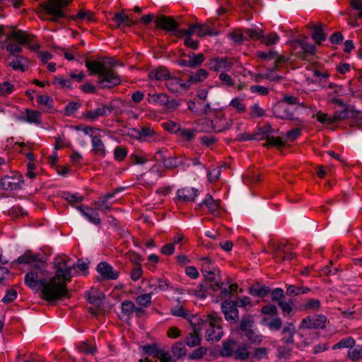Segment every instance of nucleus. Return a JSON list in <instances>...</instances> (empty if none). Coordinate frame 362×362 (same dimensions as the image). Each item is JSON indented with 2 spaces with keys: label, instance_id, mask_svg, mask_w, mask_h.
Here are the masks:
<instances>
[{
  "label": "nucleus",
  "instance_id": "f257e3e1",
  "mask_svg": "<svg viewBox=\"0 0 362 362\" xmlns=\"http://www.w3.org/2000/svg\"><path fill=\"white\" fill-rule=\"evenodd\" d=\"M86 66L88 68L89 75H98V83L102 88H111L121 83L118 74L103 62L86 60Z\"/></svg>",
  "mask_w": 362,
  "mask_h": 362
},
{
  "label": "nucleus",
  "instance_id": "f03ea898",
  "mask_svg": "<svg viewBox=\"0 0 362 362\" xmlns=\"http://www.w3.org/2000/svg\"><path fill=\"white\" fill-rule=\"evenodd\" d=\"M67 281L52 276L49 279L41 280V297L48 302H54L69 297Z\"/></svg>",
  "mask_w": 362,
  "mask_h": 362
},
{
  "label": "nucleus",
  "instance_id": "7ed1b4c3",
  "mask_svg": "<svg viewBox=\"0 0 362 362\" xmlns=\"http://www.w3.org/2000/svg\"><path fill=\"white\" fill-rule=\"evenodd\" d=\"M33 37L31 34L22 30H13L6 35L5 49L10 55L20 54L23 51V46L30 44Z\"/></svg>",
  "mask_w": 362,
  "mask_h": 362
},
{
  "label": "nucleus",
  "instance_id": "20e7f679",
  "mask_svg": "<svg viewBox=\"0 0 362 362\" xmlns=\"http://www.w3.org/2000/svg\"><path fill=\"white\" fill-rule=\"evenodd\" d=\"M201 271L205 277L206 291L218 289V282L220 281L219 269L215 262L208 257L199 259Z\"/></svg>",
  "mask_w": 362,
  "mask_h": 362
},
{
  "label": "nucleus",
  "instance_id": "39448f33",
  "mask_svg": "<svg viewBox=\"0 0 362 362\" xmlns=\"http://www.w3.org/2000/svg\"><path fill=\"white\" fill-rule=\"evenodd\" d=\"M221 318L214 315L207 316L203 320L201 329H205V338L208 341H218L223 337V332L221 325Z\"/></svg>",
  "mask_w": 362,
  "mask_h": 362
},
{
  "label": "nucleus",
  "instance_id": "423d86ee",
  "mask_svg": "<svg viewBox=\"0 0 362 362\" xmlns=\"http://www.w3.org/2000/svg\"><path fill=\"white\" fill-rule=\"evenodd\" d=\"M69 2V0H47L40 3V6L47 14L51 16V21L57 22L66 16L62 8L67 6Z\"/></svg>",
  "mask_w": 362,
  "mask_h": 362
},
{
  "label": "nucleus",
  "instance_id": "0eeeda50",
  "mask_svg": "<svg viewBox=\"0 0 362 362\" xmlns=\"http://www.w3.org/2000/svg\"><path fill=\"white\" fill-rule=\"evenodd\" d=\"M54 266L56 269L54 276L71 281L72 271H75V264L71 263V259L66 255H58L54 259Z\"/></svg>",
  "mask_w": 362,
  "mask_h": 362
},
{
  "label": "nucleus",
  "instance_id": "6e6552de",
  "mask_svg": "<svg viewBox=\"0 0 362 362\" xmlns=\"http://www.w3.org/2000/svg\"><path fill=\"white\" fill-rule=\"evenodd\" d=\"M0 185L4 190L13 191L21 189L24 185L23 175L18 173H15L12 175H6L1 180Z\"/></svg>",
  "mask_w": 362,
  "mask_h": 362
},
{
  "label": "nucleus",
  "instance_id": "1a4fd4ad",
  "mask_svg": "<svg viewBox=\"0 0 362 362\" xmlns=\"http://www.w3.org/2000/svg\"><path fill=\"white\" fill-rule=\"evenodd\" d=\"M206 65L214 71L226 72L233 68V63L226 57H216L211 59Z\"/></svg>",
  "mask_w": 362,
  "mask_h": 362
},
{
  "label": "nucleus",
  "instance_id": "9d476101",
  "mask_svg": "<svg viewBox=\"0 0 362 362\" xmlns=\"http://www.w3.org/2000/svg\"><path fill=\"white\" fill-rule=\"evenodd\" d=\"M165 86L170 92L179 93L187 90L190 88V82H185L178 77L170 75L165 82Z\"/></svg>",
  "mask_w": 362,
  "mask_h": 362
},
{
  "label": "nucleus",
  "instance_id": "9b49d317",
  "mask_svg": "<svg viewBox=\"0 0 362 362\" xmlns=\"http://www.w3.org/2000/svg\"><path fill=\"white\" fill-rule=\"evenodd\" d=\"M327 318L323 315L308 316L304 318L300 324L303 329H323L325 327Z\"/></svg>",
  "mask_w": 362,
  "mask_h": 362
},
{
  "label": "nucleus",
  "instance_id": "f8f14e48",
  "mask_svg": "<svg viewBox=\"0 0 362 362\" xmlns=\"http://www.w3.org/2000/svg\"><path fill=\"white\" fill-rule=\"evenodd\" d=\"M91 152L97 157L105 158L107 155V149L105 144L102 141L100 134L91 133Z\"/></svg>",
  "mask_w": 362,
  "mask_h": 362
},
{
  "label": "nucleus",
  "instance_id": "ddd939ff",
  "mask_svg": "<svg viewBox=\"0 0 362 362\" xmlns=\"http://www.w3.org/2000/svg\"><path fill=\"white\" fill-rule=\"evenodd\" d=\"M112 105L102 104L100 107L91 110L83 114V116L91 122L96 121L100 117H106L112 113Z\"/></svg>",
  "mask_w": 362,
  "mask_h": 362
},
{
  "label": "nucleus",
  "instance_id": "4468645a",
  "mask_svg": "<svg viewBox=\"0 0 362 362\" xmlns=\"http://www.w3.org/2000/svg\"><path fill=\"white\" fill-rule=\"evenodd\" d=\"M221 309L228 321L235 322L238 319L239 313L235 303L231 300H224L221 303Z\"/></svg>",
  "mask_w": 362,
  "mask_h": 362
},
{
  "label": "nucleus",
  "instance_id": "2eb2a0df",
  "mask_svg": "<svg viewBox=\"0 0 362 362\" xmlns=\"http://www.w3.org/2000/svg\"><path fill=\"white\" fill-rule=\"evenodd\" d=\"M123 190V188H117L114 189L112 192L106 194L103 197H100L98 200L94 202L96 206L97 211H100L105 214L111 209V203L108 204V200L113 198L116 194Z\"/></svg>",
  "mask_w": 362,
  "mask_h": 362
},
{
  "label": "nucleus",
  "instance_id": "dca6fc26",
  "mask_svg": "<svg viewBox=\"0 0 362 362\" xmlns=\"http://www.w3.org/2000/svg\"><path fill=\"white\" fill-rule=\"evenodd\" d=\"M96 269L103 279L115 280L119 277V272L106 262L99 263Z\"/></svg>",
  "mask_w": 362,
  "mask_h": 362
},
{
  "label": "nucleus",
  "instance_id": "f3484780",
  "mask_svg": "<svg viewBox=\"0 0 362 362\" xmlns=\"http://www.w3.org/2000/svg\"><path fill=\"white\" fill-rule=\"evenodd\" d=\"M156 26L168 32L177 30L178 23L172 16H160L155 20Z\"/></svg>",
  "mask_w": 362,
  "mask_h": 362
},
{
  "label": "nucleus",
  "instance_id": "a211bd4d",
  "mask_svg": "<svg viewBox=\"0 0 362 362\" xmlns=\"http://www.w3.org/2000/svg\"><path fill=\"white\" fill-rule=\"evenodd\" d=\"M9 66L12 67L14 71H19L24 72L26 70L28 65V59L26 57L19 54L10 55L8 57Z\"/></svg>",
  "mask_w": 362,
  "mask_h": 362
},
{
  "label": "nucleus",
  "instance_id": "6ab92c4d",
  "mask_svg": "<svg viewBox=\"0 0 362 362\" xmlns=\"http://www.w3.org/2000/svg\"><path fill=\"white\" fill-rule=\"evenodd\" d=\"M273 114L275 117L282 119H293V112L284 103H279L273 107Z\"/></svg>",
  "mask_w": 362,
  "mask_h": 362
},
{
  "label": "nucleus",
  "instance_id": "aec40b11",
  "mask_svg": "<svg viewBox=\"0 0 362 362\" xmlns=\"http://www.w3.org/2000/svg\"><path fill=\"white\" fill-rule=\"evenodd\" d=\"M76 209L81 213V214L91 223L95 225H100L101 219L97 209H93L88 206H76Z\"/></svg>",
  "mask_w": 362,
  "mask_h": 362
},
{
  "label": "nucleus",
  "instance_id": "412c9836",
  "mask_svg": "<svg viewBox=\"0 0 362 362\" xmlns=\"http://www.w3.org/2000/svg\"><path fill=\"white\" fill-rule=\"evenodd\" d=\"M198 196V190L193 187H185L177 191V199L180 202H194Z\"/></svg>",
  "mask_w": 362,
  "mask_h": 362
},
{
  "label": "nucleus",
  "instance_id": "4be33fe9",
  "mask_svg": "<svg viewBox=\"0 0 362 362\" xmlns=\"http://www.w3.org/2000/svg\"><path fill=\"white\" fill-rule=\"evenodd\" d=\"M218 289L216 290H210L211 292H217L220 291V296L221 298H229L232 293L236 291L238 288L237 284H228L223 282L221 278H220V281L218 282Z\"/></svg>",
  "mask_w": 362,
  "mask_h": 362
},
{
  "label": "nucleus",
  "instance_id": "5701e85b",
  "mask_svg": "<svg viewBox=\"0 0 362 362\" xmlns=\"http://www.w3.org/2000/svg\"><path fill=\"white\" fill-rule=\"evenodd\" d=\"M274 257L277 260L284 261L285 259H292L296 257L293 252H287V245L286 244H279L274 249Z\"/></svg>",
  "mask_w": 362,
  "mask_h": 362
},
{
  "label": "nucleus",
  "instance_id": "b1692460",
  "mask_svg": "<svg viewBox=\"0 0 362 362\" xmlns=\"http://www.w3.org/2000/svg\"><path fill=\"white\" fill-rule=\"evenodd\" d=\"M105 297V294L102 291L92 288L88 293L87 300L94 306L99 307L102 305Z\"/></svg>",
  "mask_w": 362,
  "mask_h": 362
},
{
  "label": "nucleus",
  "instance_id": "393cba45",
  "mask_svg": "<svg viewBox=\"0 0 362 362\" xmlns=\"http://www.w3.org/2000/svg\"><path fill=\"white\" fill-rule=\"evenodd\" d=\"M112 21L117 23V27L119 28L123 26L131 27L136 25V21H134L129 18L128 16L124 14V10L116 13L112 18Z\"/></svg>",
  "mask_w": 362,
  "mask_h": 362
},
{
  "label": "nucleus",
  "instance_id": "a878e982",
  "mask_svg": "<svg viewBox=\"0 0 362 362\" xmlns=\"http://www.w3.org/2000/svg\"><path fill=\"white\" fill-rule=\"evenodd\" d=\"M237 342L233 339L223 341L220 354L223 357H233L237 348Z\"/></svg>",
  "mask_w": 362,
  "mask_h": 362
},
{
  "label": "nucleus",
  "instance_id": "bb28decb",
  "mask_svg": "<svg viewBox=\"0 0 362 362\" xmlns=\"http://www.w3.org/2000/svg\"><path fill=\"white\" fill-rule=\"evenodd\" d=\"M148 78L151 80L156 81H167L170 76V73L168 69L163 66H160L157 69H152L148 72Z\"/></svg>",
  "mask_w": 362,
  "mask_h": 362
},
{
  "label": "nucleus",
  "instance_id": "cd10ccee",
  "mask_svg": "<svg viewBox=\"0 0 362 362\" xmlns=\"http://www.w3.org/2000/svg\"><path fill=\"white\" fill-rule=\"evenodd\" d=\"M322 24L318 23L315 25H309L308 28L313 29L312 37L315 43L320 45L322 42L326 40V34L322 30Z\"/></svg>",
  "mask_w": 362,
  "mask_h": 362
},
{
  "label": "nucleus",
  "instance_id": "c85d7f7f",
  "mask_svg": "<svg viewBox=\"0 0 362 362\" xmlns=\"http://www.w3.org/2000/svg\"><path fill=\"white\" fill-rule=\"evenodd\" d=\"M296 329L293 323L287 322L282 330L283 338L281 341L286 344H293L294 342L293 335Z\"/></svg>",
  "mask_w": 362,
  "mask_h": 362
},
{
  "label": "nucleus",
  "instance_id": "c756f323",
  "mask_svg": "<svg viewBox=\"0 0 362 362\" xmlns=\"http://www.w3.org/2000/svg\"><path fill=\"white\" fill-rule=\"evenodd\" d=\"M200 206H206L208 210L211 214H215L218 211L220 207V201L215 200L210 194H207L204 199L200 203Z\"/></svg>",
  "mask_w": 362,
  "mask_h": 362
},
{
  "label": "nucleus",
  "instance_id": "7c9ffc66",
  "mask_svg": "<svg viewBox=\"0 0 362 362\" xmlns=\"http://www.w3.org/2000/svg\"><path fill=\"white\" fill-rule=\"evenodd\" d=\"M170 283L167 279H157L154 282L150 283L148 287L152 289L151 293L153 294V293L168 290L170 288Z\"/></svg>",
  "mask_w": 362,
  "mask_h": 362
},
{
  "label": "nucleus",
  "instance_id": "2f4dec72",
  "mask_svg": "<svg viewBox=\"0 0 362 362\" xmlns=\"http://www.w3.org/2000/svg\"><path fill=\"white\" fill-rule=\"evenodd\" d=\"M247 344H237L233 358L236 360H247L251 357Z\"/></svg>",
  "mask_w": 362,
  "mask_h": 362
},
{
  "label": "nucleus",
  "instance_id": "473e14b6",
  "mask_svg": "<svg viewBox=\"0 0 362 362\" xmlns=\"http://www.w3.org/2000/svg\"><path fill=\"white\" fill-rule=\"evenodd\" d=\"M45 279H40L37 272H30L25 276V284L30 288H35L37 285H40L41 280Z\"/></svg>",
  "mask_w": 362,
  "mask_h": 362
},
{
  "label": "nucleus",
  "instance_id": "72a5a7b5",
  "mask_svg": "<svg viewBox=\"0 0 362 362\" xmlns=\"http://www.w3.org/2000/svg\"><path fill=\"white\" fill-rule=\"evenodd\" d=\"M270 293V288L261 284L253 285L250 289V293L254 296L264 297Z\"/></svg>",
  "mask_w": 362,
  "mask_h": 362
},
{
  "label": "nucleus",
  "instance_id": "f704fd0d",
  "mask_svg": "<svg viewBox=\"0 0 362 362\" xmlns=\"http://www.w3.org/2000/svg\"><path fill=\"white\" fill-rule=\"evenodd\" d=\"M147 100L150 103L158 105H164L167 103V94L165 93H149Z\"/></svg>",
  "mask_w": 362,
  "mask_h": 362
},
{
  "label": "nucleus",
  "instance_id": "c9c22d12",
  "mask_svg": "<svg viewBox=\"0 0 362 362\" xmlns=\"http://www.w3.org/2000/svg\"><path fill=\"white\" fill-rule=\"evenodd\" d=\"M274 132V129L270 124L267 123L262 127H258L257 132L255 133V140L261 141L265 139V136L269 133Z\"/></svg>",
  "mask_w": 362,
  "mask_h": 362
},
{
  "label": "nucleus",
  "instance_id": "e433bc0d",
  "mask_svg": "<svg viewBox=\"0 0 362 362\" xmlns=\"http://www.w3.org/2000/svg\"><path fill=\"white\" fill-rule=\"evenodd\" d=\"M133 260L136 263V265L131 271L130 276L133 281H136L140 279L143 273L141 267L139 265L141 258L140 256L135 255Z\"/></svg>",
  "mask_w": 362,
  "mask_h": 362
},
{
  "label": "nucleus",
  "instance_id": "4c0bfd02",
  "mask_svg": "<svg viewBox=\"0 0 362 362\" xmlns=\"http://www.w3.org/2000/svg\"><path fill=\"white\" fill-rule=\"evenodd\" d=\"M129 160L132 165H144L148 161L146 155L141 151H136L129 156Z\"/></svg>",
  "mask_w": 362,
  "mask_h": 362
},
{
  "label": "nucleus",
  "instance_id": "58836bf2",
  "mask_svg": "<svg viewBox=\"0 0 362 362\" xmlns=\"http://www.w3.org/2000/svg\"><path fill=\"white\" fill-rule=\"evenodd\" d=\"M200 341L201 338L197 329H194L193 332L189 333L185 339V344L189 347L198 346Z\"/></svg>",
  "mask_w": 362,
  "mask_h": 362
},
{
  "label": "nucleus",
  "instance_id": "ea45409f",
  "mask_svg": "<svg viewBox=\"0 0 362 362\" xmlns=\"http://www.w3.org/2000/svg\"><path fill=\"white\" fill-rule=\"evenodd\" d=\"M207 76L208 72L204 69H200L195 74H192L187 81L190 82L191 86L192 83L204 81Z\"/></svg>",
  "mask_w": 362,
  "mask_h": 362
},
{
  "label": "nucleus",
  "instance_id": "a19ab883",
  "mask_svg": "<svg viewBox=\"0 0 362 362\" xmlns=\"http://www.w3.org/2000/svg\"><path fill=\"white\" fill-rule=\"evenodd\" d=\"M40 117L41 113L39 111L28 109L26 110V122L40 124L41 123Z\"/></svg>",
  "mask_w": 362,
  "mask_h": 362
},
{
  "label": "nucleus",
  "instance_id": "79ce46f5",
  "mask_svg": "<svg viewBox=\"0 0 362 362\" xmlns=\"http://www.w3.org/2000/svg\"><path fill=\"white\" fill-rule=\"evenodd\" d=\"M72 19L75 21H78V20H86L88 22H92L94 21L95 18L93 12L90 11L81 10L76 16L72 17Z\"/></svg>",
  "mask_w": 362,
  "mask_h": 362
},
{
  "label": "nucleus",
  "instance_id": "37998d69",
  "mask_svg": "<svg viewBox=\"0 0 362 362\" xmlns=\"http://www.w3.org/2000/svg\"><path fill=\"white\" fill-rule=\"evenodd\" d=\"M172 351L174 356L177 358H180L185 356L187 349L182 342H176L172 347Z\"/></svg>",
  "mask_w": 362,
  "mask_h": 362
},
{
  "label": "nucleus",
  "instance_id": "c03bdc74",
  "mask_svg": "<svg viewBox=\"0 0 362 362\" xmlns=\"http://www.w3.org/2000/svg\"><path fill=\"white\" fill-rule=\"evenodd\" d=\"M266 143L263 144L264 147H270V146H281L284 144L282 139L281 137H275L269 135L265 136Z\"/></svg>",
  "mask_w": 362,
  "mask_h": 362
},
{
  "label": "nucleus",
  "instance_id": "a18cd8bd",
  "mask_svg": "<svg viewBox=\"0 0 362 362\" xmlns=\"http://www.w3.org/2000/svg\"><path fill=\"white\" fill-rule=\"evenodd\" d=\"M355 344L354 339L349 337L347 338L341 339L338 343L332 346L333 350L342 349V348H352Z\"/></svg>",
  "mask_w": 362,
  "mask_h": 362
},
{
  "label": "nucleus",
  "instance_id": "49530a36",
  "mask_svg": "<svg viewBox=\"0 0 362 362\" xmlns=\"http://www.w3.org/2000/svg\"><path fill=\"white\" fill-rule=\"evenodd\" d=\"M303 307L306 310H319L321 308V302L316 298H310L303 305Z\"/></svg>",
  "mask_w": 362,
  "mask_h": 362
},
{
  "label": "nucleus",
  "instance_id": "de8ad7c7",
  "mask_svg": "<svg viewBox=\"0 0 362 362\" xmlns=\"http://www.w3.org/2000/svg\"><path fill=\"white\" fill-rule=\"evenodd\" d=\"M292 304L293 300L291 299H289L288 301L282 300L278 302V305L281 309L283 314L285 317L291 315V313L293 310Z\"/></svg>",
  "mask_w": 362,
  "mask_h": 362
},
{
  "label": "nucleus",
  "instance_id": "09e8293b",
  "mask_svg": "<svg viewBox=\"0 0 362 362\" xmlns=\"http://www.w3.org/2000/svg\"><path fill=\"white\" fill-rule=\"evenodd\" d=\"M257 56L264 59H275V64L284 61V57L282 56H276V53L275 52H269L268 53L264 52H258Z\"/></svg>",
  "mask_w": 362,
  "mask_h": 362
},
{
  "label": "nucleus",
  "instance_id": "8fccbe9b",
  "mask_svg": "<svg viewBox=\"0 0 362 362\" xmlns=\"http://www.w3.org/2000/svg\"><path fill=\"white\" fill-rule=\"evenodd\" d=\"M158 179H157V177L151 173V172L149 170L148 172L142 174L141 175V178H140L141 182L144 185H149V186L155 185L156 183V182L158 181Z\"/></svg>",
  "mask_w": 362,
  "mask_h": 362
},
{
  "label": "nucleus",
  "instance_id": "3c124183",
  "mask_svg": "<svg viewBox=\"0 0 362 362\" xmlns=\"http://www.w3.org/2000/svg\"><path fill=\"white\" fill-rule=\"evenodd\" d=\"M188 60L191 61L194 68L200 65L204 61V55L202 53L196 54L193 52H189L187 54Z\"/></svg>",
  "mask_w": 362,
  "mask_h": 362
},
{
  "label": "nucleus",
  "instance_id": "603ef678",
  "mask_svg": "<svg viewBox=\"0 0 362 362\" xmlns=\"http://www.w3.org/2000/svg\"><path fill=\"white\" fill-rule=\"evenodd\" d=\"M141 130V141H147L149 139L153 138L156 135L154 129L148 126L142 127Z\"/></svg>",
  "mask_w": 362,
  "mask_h": 362
},
{
  "label": "nucleus",
  "instance_id": "864d4df0",
  "mask_svg": "<svg viewBox=\"0 0 362 362\" xmlns=\"http://www.w3.org/2000/svg\"><path fill=\"white\" fill-rule=\"evenodd\" d=\"M348 356L352 361H358L362 357V346H354L348 351Z\"/></svg>",
  "mask_w": 362,
  "mask_h": 362
},
{
  "label": "nucleus",
  "instance_id": "5fc2aeb1",
  "mask_svg": "<svg viewBox=\"0 0 362 362\" xmlns=\"http://www.w3.org/2000/svg\"><path fill=\"white\" fill-rule=\"evenodd\" d=\"M197 34L199 37H203L205 35H216L218 34V33L214 32L209 26L206 25L198 24Z\"/></svg>",
  "mask_w": 362,
  "mask_h": 362
},
{
  "label": "nucleus",
  "instance_id": "6e6d98bb",
  "mask_svg": "<svg viewBox=\"0 0 362 362\" xmlns=\"http://www.w3.org/2000/svg\"><path fill=\"white\" fill-rule=\"evenodd\" d=\"M253 323L254 322L251 316H245L240 321V329L246 333L247 331L251 330V327H252Z\"/></svg>",
  "mask_w": 362,
  "mask_h": 362
},
{
  "label": "nucleus",
  "instance_id": "4d7b16f0",
  "mask_svg": "<svg viewBox=\"0 0 362 362\" xmlns=\"http://www.w3.org/2000/svg\"><path fill=\"white\" fill-rule=\"evenodd\" d=\"M264 115L265 110L258 103H255L250 107V116L252 118L261 117Z\"/></svg>",
  "mask_w": 362,
  "mask_h": 362
},
{
  "label": "nucleus",
  "instance_id": "13d9d810",
  "mask_svg": "<svg viewBox=\"0 0 362 362\" xmlns=\"http://www.w3.org/2000/svg\"><path fill=\"white\" fill-rule=\"evenodd\" d=\"M279 40V36L272 33L267 35H262L261 42L267 46L276 45Z\"/></svg>",
  "mask_w": 362,
  "mask_h": 362
},
{
  "label": "nucleus",
  "instance_id": "bf43d9fd",
  "mask_svg": "<svg viewBox=\"0 0 362 362\" xmlns=\"http://www.w3.org/2000/svg\"><path fill=\"white\" fill-rule=\"evenodd\" d=\"M303 52L298 54V57L302 59H305L306 55H314L316 52V47L313 44H309L308 42L305 47L302 48Z\"/></svg>",
  "mask_w": 362,
  "mask_h": 362
},
{
  "label": "nucleus",
  "instance_id": "052dcab7",
  "mask_svg": "<svg viewBox=\"0 0 362 362\" xmlns=\"http://www.w3.org/2000/svg\"><path fill=\"white\" fill-rule=\"evenodd\" d=\"M245 335L251 344H259L262 341V336L256 333L252 329L247 331Z\"/></svg>",
  "mask_w": 362,
  "mask_h": 362
},
{
  "label": "nucleus",
  "instance_id": "680f3d73",
  "mask_svg": "<svg viewBox=\"0 0 362 362\" xmlns=\"http://www.w3.org/2000/svg\"><path fill=\"white\" fill-rule=\"evenodd\" d=\"M151 293L139 295L137 296L136 301L139 305L147 307L151 303Z\"/></svg>",
  "mask_w": 362,
  "mask_h": 362
},
{
  "label": "nucleus",
  "instance_id": "e2e57ef3",
  "mask_svg": "<svg viewBox=\"0 0 362 362\" xmlns=\"http://www.w3.org/2000/svg\"><path fill=\"white\" fill-rule=\"evenodd\" d=\"M37 101L38 103L50 109L53 107V99L46 95H40L37 96Z\"/></svg>",
  "mask_w": 362,
  "mask_h": 362
},
{
  "label": "nucleus",
  "instance_id": "0e129e2a",
  "mask_svg": "<svg viewBox=\"0 0 362 362\" xmlns=\"http://www.w3.org/2000/svg\"><path fill=\"white\" fill-rule=\"evenodd\" d=\"M245 35L250 39L252 40H262V31L259 29L248 28L245 31Z\"/></svg>",
  "mask_w": 362,
  "mask_h": 362
},
{
  "label": "nucleus",
  "instance_id": "69168bd1",
  "mask_svg": "<svg viewBox=\"0 0 362 362\" xmlns=\"http://www.w3.org/2000/svg\"><path fill=\"white\" fill-rule=\"evenodd\" d=\"M127 155V150L123 146H117L114 150V158L117 161L123 160Z\"/></svg>",
  "mask_w": 362,
  "mask_h": 362
},
{
  "label": "nucleus",
  "instance_id": "338daca9",
  "mask_svg": "<svg viewBox=\"0 0 362 362\" xmlns=\"http://www.w3.org/2000/svg\"><path fill=\"white\" fill-rule=\"evenodd\" d=\"M349 117V110L345 108L342 110L336 111L332 116L333 123L337 121L344 120Z\"/></svg>",
  "mask_w": 362,
  "mask_h": 362
},
{
  "label": "nucleus",
  "instance_id": "774afa93",
  "mask_svg": "<svg viewBox=\"0 0 362 362\" xmlns=\"http://www.w3.org/2000/svg\"><path fill=\"white\" fill-rule=\"evenodd\" d=\"M135 309V305L132 301L125 300L122 303V313L127 315H132Z\"/></svg>",
  "mask_w": 362,
  "mask_h": 362
}]
</instances>
